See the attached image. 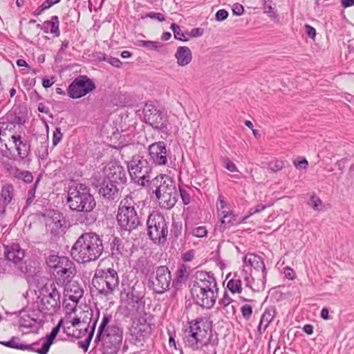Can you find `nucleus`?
<instances>
[{
  "label": "nucleus",
  "mask_w": 354,
  "mask_h": 354,
  "mask_svg": "<svg viewBox=\"0 0 354 354\" xmlns=\"http://www.w3.org/2000/svg\"><path fill=\"white\" fill-rule=\"evenodd\" d=\"M190 286V292L196 304L206 309L213 308L218 297V288L212 272H196L194 280Z\"/></svg>",
  "instance_id": "nucleus-1"
},
{
  "label": "nucleus",
  "mask_w": 354,
  "mask_h": 354,
  "mask_svg": "<svg viewBox=\"0 0 354 354\" xmlns=\"http://www.w3.org/2000/svg\"><path fill=\"white\" fill-rule=\"evenodd\" d=\"M67 203L71 210L80 212L77 221L82 224H93L96 216L93 212L95 207L94 197L90 193V189L84 184L71 187L68 192Z\"/></svg>",
  "instance_id": "nucleus-2"
},
{
  "label": "nucleus",
  "mask_w": 354,
  "mask_h": 354,
  "mask_svg": "<svg viewBox=\"0 0 354 354\" xmlns=\"http://www.w3.org/2000/svg\"><path fill=\"white\" fill-rule=\"evenodd\" d=\"M104 251L102 240L94 232L82 234L71 250V255L78 263L96 261Z\"/></svg>",
  "instance_id": "nucleus-3"
},
{
  "label": "nucleus",
  "mask_w": 354,
  "mask_h": 354,
  "mask_svg": "<svg viewBox=\"0 0 354 354\" xmlns=\"http://www.w3.org/2000/svg\"><path fill=\"white\" fill-rule=\"evenodd\" d=\"M149 187L155 193L162 208L169 209L177 202L178 193L174 180L166 174L153 178L149 183Z\"/></svg>",
  "instance_id": "nucleus-4"
},
{
  "label": "nucleus",
  "mask_w": 354,
  "mask_h": 354,
  "mask_svg": "<svg viewBox=\"0 0 354 354\" xmlns=\"http://www.w3.org/2000/svg\"><path fill=\"white\" fill-rule=\"evenodd\" d=\"M37 300L32 306L46 318L53 315L61 308V295L54 283H46L39 290Z\"/></svg>",
  "instance_id": "nucleus-5"
},
{
  "label": "nucleus",
  "mask_w": 354,
  "mask_h": 354,
  "mask_svg": "<svg viewBox=\"0 0 354 354\" xmlns=\"http://www.w3.org/2000/svg\"><path fill=\"white\" fill-rule=\"evenodd\" d=\"M138 208L133 194L125 196L120 203L117 221L120 227L131 232L141 225V217L136 211Z\"/></svg>",
  "instance_id": "nucleus-6"
},
{
  "label": "nucleus",
  "mask_w": 354,
  "mask_h": 354,
  "mask_svg": "<svg viewBox=\"0 0 354 354\" xmlns=\"http://www.w3.org/2000/svg\"><path fill=\"white\" fill-rule=\"evenodd\" d=\"M214 336H217V334L212 333L211 324L201 319L190 322L189 329L185 332L183 340L186 346L197 351L198 344L207 342Z\"/></svg>",
  "instance_id": "nucleus-7"
},
{
  "label": "nucleus",
  "mask_w": 354,
  "mask_h": 354,
  "mask_svg": "<svg viewBox=\"0 0 354 354\" xmlns=\"http://www.w3.org/2000/svg\"><path fill=\"white\" fill-rule=\"evenodd\" d=\"M128 170L131 180L138 185L145 186L151 180V164L143 156H133L128 162Z\"/></svg>",
  "instance_id": "nucleus-8"
},
{
  "label": "nucleus",
  "mask_w": 354,
  "mask_h": 354,
  "mask_svg": "<svg viewBox=\"0 0 354 354\" xmlns=\"http://www.w3.org/2000/svg\"><path fill=\"white\" fill-rule=\"evenodd\" d=\"M147 225L148 236L154 243L163 244L166 242L168 230L162 214L153 212L148 216Z\"/></svg>",
  "instance_id": "nucleus-9"
},
{
  "label": "nucleus",
  "mask_w": 354,
  "mask_h": 354,
  "mask_svg": "<svg viewBox=\"0 0 354 354\" xmlns=\"http://www.w3.org/2000/svg\"><path fill=\"white\" fill-rule=\"evenodd\" d=\"M150 283L153 290L158 294H162L169 289L171 281V274L166 266L155 268L150 276Z\"/></svg>",
  "instance_id": "nucleus-10"
},
{
  "label": "nucleus",
  "mask_w": 354,
  "mask_h": 354,
  "mask_svg": "<svg viewBox=\"0 0 354 354\" xmlns=\"http://www.w3.org/2000/svg\"><path fill=\"white\" fill-rule=\"evenodd\" d=\"M95 88L94 82L86 75L75 78L68 88V94L73 99L86 95Z\"/></svg>",
  "instance_id": "nucleus-11"
},
{
  "label": "nucleus",
  "mask_w": 354,
  "mask_h": 354,
  "mask_svg": "<svg viewBox=\"0 0 354 354\" xmlns=\"http://www.w3.org/2000/svg\"><path fill=\"white\" fill-rule=\"evenodd\" d=\"M143 113L145 122L153 129H163L167 127L166 118L163 116L162 113L151 102L146 103Z\"/></svg>",
  "instance_id": "nucleus-12"
},
{
  "label": "nucleus",
  "mask_w": 354,
  "mask_h": 354,
  "mask_svg": "<svg viewBox=\"0 0 354 354\" xmlns=\"http://www.w3.org/2000/svg\"><path fill=\"white\" fill-rule=\"evenodd\" d=\"M45 317L32 305L28 310L20 312L19 326L21 328H34L36 325H42Z\"/></svg>",
  "instance_id": "nucleus-13"
},
{
  "label": "nucleus",
  "mask_w": 354,
  "mask_h": 354,
  "mask_svg": "<svg viewBox=\"0 0 354 354\" xmlns=\"http://www.w3.org/2000/svg\"><path fill=\"white\" fill-rule=\"evenodd\" d=\"M266 269L259 271H251L250 276L245 273L243 277L245 286L253 291H262L266 287Z\"/></svg>",
  "instance_id": "nucleus-14"
},
{
  "label": "nucleus",
  "mask_w": 354,
  "mask_h": 354,
  "mask_svg": "<svg viewBox=\"0 0 354 354\" xmlns=\"http://www.w3.org/2000/svg\"><path fill=\"white\" fill-rule=\"evenodd\" d=\"M150 160L156 165H165L167 162V152L164 142H154L148 148Z\"/></svg>",
  "instance_id": "nucleus-15"
},
{
  "label": "nucleus",
  "mask_w": 354,
  "mask_h": 354,
  "mask_svg": "<svg viewBox=\"0 0 354 354\" xmlns=\"http://www.w3.org/2000/svg\"><path fill=\"white\" fill-rule=\"evenodd\" d=\"M76 272L74 263L68 257H63L61 262L53 270V274L63 277L64 282H69L73 278Z\"/></svg>",
  "instance_id": "nucleus-16"
},
{
  "label": "nucleus",
  "mask_w": 354,
  "mask_h": 354,
  "mask_svg": "<svg viewBox=\"0 0 354 354\" xmlns=\"http://www.w3.org/2000/svg\"><path fill=\"white\" fill-rule=\"evenodd\" d=\"M62 323L63 320L61 319L58 324L52 329L51 332L46 339L41 338L35 342V344H37V346H35L36 353L39 354L48 353L49 348L53 342V340L55 339L60 330Z\"/></svg>",
  "instance_id": "nucleus-17"
},
{
  "label": "nucleus",
  "mask_w": 354,
  "mask_h": 354,
  "mask_svg": "<svg viewBox=\"0 0 354 354\" xmlns=\"http://www.w3.org/2000/svg\"><path fill=\"white\" fill-rule=\"evenodd\" d=\"M97 275L100 274L101 279H104L107 283L106 292L113 294L119 285V277L118 272L113 268L97 269Z\"/></svg>",
  "instance_id": "nucleus-18"
},
{
  "label": "nucleus",
  "mask_w": 354,
  "mask_h": 354,
  "mask_svg": "<svg viewBox=\"0 0 354 354\" xmlns=\"http://www.w3.org/2000/svg\"><path fill=\"white\" fill-rule=\"evenodd\" d=\"M25 254L18 243H12L5 248V257L16 268L23 261Z\"/></svg>",
  "instance_id": "nucleus-19"
},
{
  "label": "nucleus",
  "mask_w": 354,
  "mask_h": 354,
  "mask_svg": "<svg viewBox=\"0 0 354 354\" xmlns=\"http://www.w3.org/2000/svg\"><path fill=\"white\" fill-rule=\"evenodd\" d=\"M151 332V328L147 320H144V322H140V324L133 325L131 329V336L138 342L145 341L149 337Z\"/></svg>",
  "instance_id": "nucleus-20"
},
{
  "label": "nucleus",
  "mask_w": 354,
  "mask_h": 354,
  "mask_svg": "<svg viewBox=\"0 0 354 354\" xmlns=\"http://www.w3.org/2000/svg\"><path fill=\"white\" fill-rule=\"evenodd\" d=\"M99 194L104 198L113 200L118 197L119 189L116 184L112 183L109 179L104 178L100 185Z\"/></svg>",
  "instance_id": "nucleus-21"
},
{
  "label": "nucleus",
  "mask_w": 354,
  "mask_h": 354,
  "mask_svg": "<svg viewBox=\"0 0 354 354\" xmlns=\"http://www.w3.org/2000/svg\"><path fill=\"white\" fill-rule=\"evenodd\" d=\"M111 319V316L108 314H104L102 321L99 326L96 337L95 338V342H98L100 341H110L111 342L115 344H122V339L120 337H108L106 335H104V333L105 331V328L106 325L110 322Z\"/></svg>",
  "instance_id": "nucleus-22"
},
{
  "label": "nucleus",
  "mask_w": 354,
  "mask_h": 354,
  "mask_svg": "<svg viewBox=\"0 0 354 354\" xmlns=\"http://www.w3.org/2000/svg\"><path fill=\"white\" fill-rule=\"evenodd\" d=\"M41 272V268L36 266V263L30 261L28 263L27 261H23L15 270V272L19 275H24L26 277H33L38 275Z\"/></svg>",
  "instance_id": "nucleus-23"
},
{
  "label": "nucleus",
  "mask_w": 354,
  "mask_h": 354,
  "mask_svg": "<svg viewBox=\"0 0 354 354\" xmlns=\"http://www.w3.org/2000/svg\"><path fill=\"white\" fill-rule=\"evenodd\" d=\"M112 183L116 185L124 184L126 181V175L124 168L122 166L112 165L109 167L106 177Z\"/></svg>",
  "instance_id": "nucleus-24"
},
{
  "label": "nucleus",
  "mask_w": 354,
  "mask_h": 354,
  "mask_svg": "<svg viewBox=\"0 0 354 354\" xmlns=\"http://www.w3.org/2000/svg\"><path fill=\"white\" fill-rule=\"evenodd\" d=\"M11 138L15 143L19 157L21 159L27 158L30 152V144L29 141L23 138L21 136L13 135Z\"/></svg>",
  "instance_id": "nucleus-25"
},
{
  "label": "nucleus",
  "mask_w": 354,
  "mask_h": 354,
  "mask_svg": "<svg viewBox=\"0 0 354 354\" xmlns=\"http://www.w3.org/2000/svg\"><path fill=\"white\" fill-rule=\"evenodd\" d=\"M243 261L244 267L253 269L252 271L266 270V266L262 258L255 254L249 253L245 254Z\"/></svg>",
  "instance_id": "nucleus-26"
},
{
  "label": "nucleus",
  "mask_w": 354,
  "mask_h": 354,
  "mask_svg": "<svg viewBox=\"0 0 354 354\" xmlns=\"http://www.w3.org/2000/svg\"><path fill=\"white\" fill-rule=\"evenodd\" d=\"M37 27L45 33H51L55 37L60 35L59 21L57 16H52L50 20L45 21L42 24H38Z\"/></svg>",
  "instance_id": "nucleus-27"
},
{
  "label": "nucleus",
  "mask_w": 354,
  "mask_h": 354,
  "mask_svg": "<svg viewBox=\"0 0 354 354\" xmlns=\"http://www.w3.org/2000/svg\"><path fill=\"white\" fill-rule=\"evenodd\" d=\"M221 216V223L216 227L219 232H223L226 229L230 228L232 226L236 225L239 222L236 221V216L231 211H222L218 213Z\"/></svg>",
  "instance_id": "nucleus-28"
},
{
  "label": "nucleus",
  "mask_w": 354,
  "mask_h": 354,
  "mask_svg": "<svg viewBox=\"0 0 354 354\" xmlns=\"http://www.w3.org/2000/svg\"><path fill=\"white\" fill-rule=\"evenodd\" d=\"M15 189L12 185L6 184L1 188L0 196V212L4 213L6 206L10 204L14 197Z\"/></svg>",
  "instance_id": "nucleus-29"
},
{
  "label": "nucleus",
  "mask_w": 354,
  "mask_h": 354,
  "mask_svg": "<svg viewBox=\"0 0 354 354\" xmlns=\"http://www.w3.org/2000/svg\"><path fill=\"white\" fill-rule=\"evenodd\" d=\"M0 344L11 348L36 352L35 346H37V344H35V342L31 344H24L21 342L18 337H12L8 341L0 342Z\"/></svg>",
  "instance_id": "nucleus-30"
},
{
  "label": "nucleus",
  "mask_w": 354,
  "mask_h": 354,
  "mask_svg": "<svg viewBox=\"0 0 354 354\" xmlns=\"http://www.w3.org/2000/svg\"><path fill=\"white\" fill-rule=\"evenodd\" d=\"M177 64L180 66L188 65L192 59L191 50L187 46H179L174 55Z\"/></svg>",
  "instance_id": "nucleus-31"
},
{
  "label": "nucleus",
  "mask_w": 354,
  "mask_h": 354,
  "mask_svg": "<svg viewBox=\"0 0 354 354\" xmlns=\"http://www.w3.org/2000/svg\"><path fill=\"white\" fill-rule=\"evenodd\" d=\"M218 344V336H214L213 338L207 341V342L198 344V349L202 354H216V348Z\"/></svg>",
  "instance_id": "nucleus-32"
},
{
  "label": "nucleus",
  "mask_w": 354,
  "mask_h": 354,
  "mask_svg": "<svg viewBox=\"0 0 354 354\" xmlns=\"http://www.w3.org/2000/svg\"><path fill=\"white\" fill-rule=\"evenodd\" d=\"M65 291L66 292V295L68 299L76 303L79 301L84 294L83 290L76 283L69 284L65 288Z\"/></svg>",
  "instance_id": "nucleus-33"
},
{
  "label": "nucleus",
  "mask_w": 354,
  "mask_h": 354,
  "mask_svg": "<svg viewBox=\"0 0 354 354\" xmlns=\"http://www.w3.org/2000/svg\"><path fill=\"white\" fill-rule=\"evenodd\" d=\"M274 317V310L271 309H266L263 315H261L259 324L258 326V331L259 333L262 334L268 326H269L270 323L272 321L273 318Z\"/></svg>",
  "instance_id": "nucleus-34"
},
{
  "label": "nucleus",
  "mask_w": 354,
  "mask_h": 354,
  "mask_svg": "<svg viewBox=\"0 0 354 354\" xmlns=\"http://www.w3.org/2000/svg\"><path fill=\"white\" fill-rule=\"evenodd\" d=\"M189 276V272L187 271V268L185 265H180L176 272L175 278L172 281V285L175 286H181L183 283H185L187 279Z\"/></svg>",
  "instance_id": "nucleus-35"
},
{
  "label": "nucleus",
  "mask_w": 354,
  "mask_h": 354,
  "mask_svg": "<svg viewBox=\"0 0 354 354\" xmlns=\"http://www.w3.org/2000/svg\"><path fill=\"white\" fill-rule=\"evenodd\" d=\"M101 277L100 274L97 275V271L96 270L92 282L100 295L107 297L111 294V292H106V290L108 288L107 283L105 282L104 279H101Z\"/></svg>",
  "instance_id": "nucleus-36"
},
{
  "label": "nucleus",
  "mask_w": 354,
  "mask_h": 354,
  "mask_svg": "<svg viewBox=\"0 0 354 354\" xmlns=\"http://www.w3.org/2000/svg\"><path fill=\"white\" fill-rule=\"evenodd\" d=\"M110 249L112 257L119 259L122 254L123 245L122 241L119 237H113L110 239Z\"/></svg>",
  "instance_id": "nucleus-37"
},
{
  "label": "nucleus",
  "mask_w": 354,
  "mask_h": 354,
  "mask_svg": "<svg viewBox=\"0 0 354 354\" xmlns=\"http://www.w3.org/2000/svg\"><path fill=\"white\" fill-rule=\"evenodd\" d=\"M227 288L232 293H241L242 291V281L241 277L236 275L230 279L227 284Z\"/></svg>",
  "instance_id": "nucleus-38"
},
{
  "label": "nucleus",
  "mask_w": 354,
  "mask_h": 354,
  "mask_svg": "<svg viewBox=\"0 0 354 354\" xmlns=\"http://www.w3.org/2000/svg\"><path fill=\"white\" fill-rule=\"evenodd\" d=\"M120 346V344H115L110 341H102V354H117Z\"/></svg>",
  "instance_id": "nucleus-39"
},
{
  "label": "nucleus",
  "mask_w": 354,
  "mask_h": 354,
  "mask_svg": "<svg viewBox=\"0 0 354 354\" xmlns=\"http://www.w3.org/2000/svg\"><path fill=\"white\" fill-rule=\"evenodd\" d=\"M104 335L123 339V331L117 324L106 325Z\"/></svg>",
  "instance_id": "nucleus-40"
},
{
  "label": "nucleus",
  "mask_w": 354,
  "mask_h": 354,
  "mask_svg": "<svg viewBox=\"0 0 354 354\" xmlns=\"http://www.w3.org/2000/svg\"><path fill=\"white\" fill-rule=\"evenodd\" d=\"M136 44L138 46L144 47L153 50H159L163 46L161 42L145 40H138Z\"/></svg>",
  "instance_id": "nucleus-41"
},
{
  "label": "nucleus",
  "mask_w": 354,
  "mask_h": 354,
  "mask_svg": "<svg viewBox=\"0 0 354 354\" xmlns=\"http://www.w3.org/2000/svg\"><path fill=\"white\" fill-rule=\"evenodd\" d=\"M193 190L189 187L179 186L180 196L185 205H188L191 202V194Z\"/></svg>",
  "instance_id": "nucleus-42"
},
{
  "label": "nucleus",
  "mask_w": 354,
  "mask_h": 354,
  "mask_svg": "<svg viewBox=\"0 0 354 354\" xmlns=\"http://www.w3.org/2000/svg\"><path fill=\"white\" fill-rule=\"evenodd\" d=\"M97 322V319L93 322L92 326V329L87 337L82 342H79L78 344L80 348H82L85 352L87 351L89 344L91 343V341L93 338V333L95 331V326Z\"/></svg>",
  "instance_id": "nucleus-43"
},
{
  "label": "nucleus",
  "mask_w": 354,
  "mask_h": 354,
  "mask_svg": "<svg viewBox=\"0 0 354 354\" xmlns=\"http://www.w3.org/2000/svg\"><path fill=\"white\" fill-rule=\"evenodd\" d=\"M171 28L174 32V37L180 41H187L188 40V38L186 37L183 32L181 30L180 26L177 25L176 24H171Z\"/></svg>",
  "instance_id": "nucleus-44"
},
{
  "label": "nucleus",
  "mask_w": 354,
  "mask_h": 354,
  "mask_svg": "<svg viewBox=\"0 0 354 354\" xmlns=\"http://www.w3.org/2000/svg\"><path fill=\"white\" fill-rule=\"evenodd\" d=\"M37 154L39 158L46 160L48 156V143L42 142L37 148Z\"/></svg>",
  "instance_id": "nucleus-45"
},
{
  "label": "nucleus",
  "mask_w": 354,
  "mask_h": 354,
  "mask_svg": "<svg viewBox=\"0 0 354 354\" xmlns=\"http://www.w3.org/2000/svg\"><path fill=\"white\" fill-rule=\"evenodd\" d=\"M283 167L284 162L280 160H272L268 164V169L273 172L281 170Z\"/></svg>",
  "instance_id": "nucleus-46"
},
{
  "label": "nucleus",
  "mask_w": 354,
  "mask_h": 354,
  "mask_svg": "<svg viewBox=\"0 0 354 354\" xmlns=\"http://www.w3.org/2000/svg\"><path fill=\"white\" fill-rule=\"evenodd\" d=\"M64 257H59L57 255H50L46 259V263L48 267L50 268H53V270L55 268V267L59 264V262H61L62 258Z\"/></svg>",
  "instance_id": "nucleus-47"
},
{
  "label": "nucleus",
  "mask_w": 354,
  "mask_h": 354,
  "mask_svg": "<svg viewBox=\"0 0 354 354\" xmlns=\"http://www.w3.org/2000/svg\"><path fill=\"white\" fill-rule=\"evenodd\" d=\"M189 233L196 237L203 238L207 236V231L205 227L199 226L193 228Z\"/></svg>",
  "instance_id": "nucleus-48"
},
{
  "label": "nucleus",
  "mask_w": 354,
  "mask_h": 354,
  "mask_svg": "<svg viewBox=\"0 0 354 354\" xmlns=\"http://www.w3.org/2000/svg\"><path fill=\"white\" fill-rule=\"evenodd\" d=\"M145 18H151L152 19H157L158 21H164L165 20V18L164 17V15L160 12H149V13H147L145 15H141L140 17V19H144Z\"/></svg>",
  "instance_id": "nucleus-49"
},
{
  "label": "nucleus",
  "mask_w": 354,
  "mask_h": 354,
  "mask_svg": "<svg viewBox=\"0 0 354 354\" xmlns=\"http://www.w3.org/2000/svg\"><path fill=\"white\" fill-rule=\"evenodd\" d=\"M241 313L242 316L246 320L250 319L252 314V307L249 304H245L241 308Z\"/></svg>",
  "instance_id": "nucleus-50"
},
{
  "label": "nucleus",
  "mask_w": 354,
  "mask_h": 354,
  "mask_svg": "<svg viewBox=\"0 0 354 354\" xmlns=\"http://www.w3.org/2000/svg\"><path fill=\"white\" fill-rule=\"evenodd\" d=\"M227 203L225 201L224 197L222 195H219L217 200V209L218 214L221 213L222 211H227L226 209H228Z\"/></svg>",
  "instance_id": "nucleus-51"
},
{
  "label": "nucleus",
  "mask_w": 354,
  "mask_h": 354,
  "mask_svg": "<svg viewBox=\"0 0 354 354\" xmlns=\"http://www.w3.org/2000/svg\"><path fill=\"white\" fill-rule=\"evenodd\" d=\"M223 163L224 167L231 172H235L237 171V167L235 164L232 162L228 158H224L223 159Z\"/></svg>",
  "instance_id": "nucleus-52"
},
{
  "label": "nucleus",
  "mask_w": 354,
  "mask_h": 354,
  "mask_svg": "<svg viewBox=\"0 0 354 354\" xmlns=\"http://www.w3.org/2000/svg\"><path fill=\"white\" fill-rule=\"evenodd\" d=\"M309 204L315 210H319V207L322 206V202L317 196H313L310 198Z\"/></svg>",
  "instance_id": "nucleus-53"
},
{
  "label": "nucleus",
  "mask_w": 354,
  "mask_h": 354,
  "mask_svg": "<svg viewBox=\"0 0 354 354\" xmlns=\"http://www.w3.org/2000/svg\"><path fill=\"white\" fill-rule=\"evenodd\" d=\"M232 301L233 300L230 297L228 293L225 292L222 299H220L218 304L223 308H225L229 306L232 302Z\"/></svg>",
  "instance_id": "nucleus-54"
},
{
  "label": "nucleus",
  "mask_w": 354,
  "mask_h": 354,
  "mask_svg": "<svg viewBox=\"0 0 354 354\" xmlns=\"http://www.w3.org/2000/svg\"><path fill=\"white\" fill-rule=\"evenodd\" d=\"M62 133L61 132L60 127H57L55 131L53 132V143L54 146H56L62 140Z\"/></svg>",
  "instance_id": "nucleus-55"
},
{
  "label": "nucleus",
  "mask_w": 354,
  "mask_h": 354,
  "mask_svg": "<svg viewBox=\"0 0 354 354\" xmlns=\"http://www.w3.org/2000/svg\"><path fill=\"white\" fill-rule=\"evenodd\" d=\"M229 14H228V12L224 9H221V10H218L216 15H215V18H216V20L218 21H224L225 19H226L228 17Z\"/></svg>",
  "instance_id": "nucleus-56"
},
{
  "label": "nucleus",
  "mask_w": 354,
  "mask_h": 354,
  "mask_svg": "<svg viewBox=\"0 0 354 354\" xmlns=\"http://www.w3.org/2000/svg\"><path fill=\"white\" fill-rule=\"evenodd\" d=\"M171 232L175 237H178L182 232V224L178 223H173Z\"/></svg>",
  "instance_id": "nucleus-57"
},
{
  "label": "nucleus",
  "mask_w": 354,
  "mask_h": 354,
  "mask_svg": "<svg viewBox=\"0 0 354 354\" xmlns=\"http://www.w3.org/2000/svg\"><path fill=\"white\" fill-rule=\"evenodd\" d=\"M244 12L243 6L240 3H234L232 7V12L234 15L241 16Z\"/></svg>",
  "instance_id": "nucleus-58"
},
{
  "label": "nucleus",
  "mask_w": 354,
  "mask_h": 354,
  "mask_svg": "<svg viewBox=\"0 0 354 354\" xmlns=\"http://www.w3.org/2000/svg\"><path fill=\"white\" fill-rule=\"evenodd\" d=\"M305 30L309 37L313 39L316 36V30L313 26L308 24L305 25Z\"/></svg>",
  "instance_id": "nucleus-59"
},
{
  "label": "nucleus",
  "mask_w": 354,
  "mask_h": 354,
  "mask_svg": "<svg viewBox=\"0 0 354 354\" xmlns=\"http://www.w3.org/2000/svg\"><path fill=\"white\" fill-rule=\"evenodd\" d=\"M263 10L265 13L269 14L271 16L274 15V8L271 6L270 2L268 3L267 1H265L263 3Z\"/></svg>",
  "instance_id": "nucleus-60"
},
{
  "label": "nucleus",
  "mask_w": 354,
  "mask_h": 354,
  "mask_svg": "<svg viewBox=\"0 0 354 354\" xmlns=\"http://www.w3.org/2000/svg\"><path fill=\"white\" fill-rule=\"evenodd\" d=\"M108 63L116 68H120L122 66V63L121 61L116 57H113L109 56Z\"/></svg>",
  "instance_id": "nucleus-61"
},
{
  "label": "nucleus",
  "mask_w": 354,
  "mask_h": 354,
  "mask_svg": "<svg viewBox=\"0 0 354 354\" xmlns=\"http://www.w3.org/2000/svg\"><path fill=\"white\" fill-rule=\"evenodd\" d=\"M11 118L10 119V121L12 124H22L24 123L25 120L24 118L20 117L19 115H10Z\"/></svg>",
  "instance_id": "nucleus-62"
},
{
  "label": "nucleus",
  "mask_w": 354,
  "mask_h": 354,
  "mask_svg": "<svg viewBox=\"0 0 354 354\" xmlns=\"http://www.w3.org/2000/svg\"><path fill=\"white\" fill-rule=\"evenodd\" d=\"M293 163L297 169H301V168L306 169V167L308 165V162L307 160L305 158H304L301 161L295 160Z\"/></svg>",
  "instance_id": "nucleus-63"
},
{
  "label": "nucleus",
  "mask_w": 354,
  "mask_h": 354,
  "mask_svg": "<svg viewBox=\"0 0 354 354\" xmlns=\"http://www.w3.org/2000/svg\"><path fill=\"white\" fill-rule=\"evenodd\" d=\"M203 34V30L200 28H195L191 30L189 35L192 37H200Z\"/></svg>",
  "instance_id": "nucleus-64"
}]
</instances>
